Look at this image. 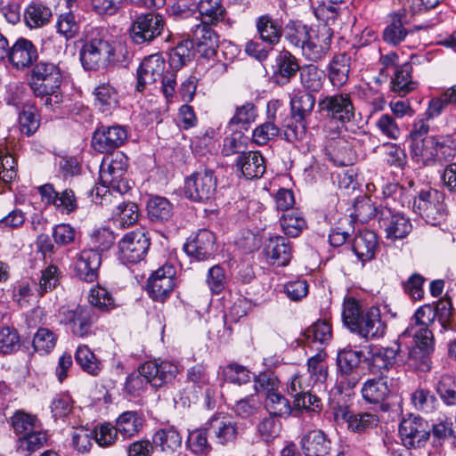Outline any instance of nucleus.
<instances>
[{
  "instance_id": "obj_25",
  "label": "nucleus",
  "mask_w": 456,
  "mask_h": 456,
  "mask_svg": "<svg viewBox=\"0 0 456 456\" xmlns=\"http://www.w3.org/2000/svg\"><path fill=\"white\" fill-rule=\"evenodd\" d=\"M37 57V49L34 44L30 40L20 37L9 49L8 61L16 69H25L30 67Z\"/></svg>"
},
{
  "instance_id": "obj_29",
  "label": "nucleus",
  "mask_w": 456,
  "mask_h": 456,
  "mask_svg": "<svg viewBox=\"0 0 456 456\" xmlns=\"http://www.w3.org/2000/svg\"><path fill=\"white\" fill-rule=\"evenodd\" d=\"M273 69V82L284 86L296 76L300 67L297 58L290 52L283 50L276 56Z\"/></svg>"
},
{
  "instance_id": "obj_22",
  "label": "nucleus",
  "mask_w": 456,
  "mask_h": 456,
  "mask_svg": "<svg viewBox=\"0 0 456 456\" xmlns=\"http://www.w3.org/2000/svg\"><path fill=\"white\" fill-rule=\"evenodd\" d=\"M166 68V61L159 54H151L145 57L137 69V83L135 89L142 92L148 84L159 80Z\"/></svg>"
},
{
  "instance_id": "obj_55",
  "label": "nucleus",
  "mask_w": 456,
  "mask_h": 456,
  "mask_svg": "<svg viewBox=\"0 0 456 456\" xmlns=\"http://www.w3.org/2000/svg\"><path fill=\"white\" fill-rule=\"evenodd\" d=\"M362 394L366 402L378 404L387 398L389 394V389L387 383L381 379H372L364 384Z\"/></svg>"
},
{
  "instance_id": "obj_46",
  "label": "nucleus",
  "mask_w": 456,
  "mask_h": 456,
  "mask_svg": "<svg viewBox=\"0 0 456 456\" xmlns=\"http://www.w3.org/2000/svg\"><path fill=\"white\" fill-rule=\"evenodd\" d=\"M194 46L193 41L190 38L179 42L169 55L171 69H179L190 62L195 56Z\"/></svg>"
},
{
  "instance_id": "obj_32",
  "label": "nucleus",
  "mask_w": 456,
  "mask_h": 456,
  "mask_svg": "<svg viewBox=\"0 0 456 456\" xmlns=\"http://www.w3.org/2000/svg\"><path fill=\"white\" fill-rule=\"evenodd\" d=\"M300 444L305 456H325L330 450V439L320 429L311 430L305 434L301 438Z\"/></svg>"
},
{
  "instance_id": "obj_62",
  "label": "nucleus",
  "mask_w": 456,
  "mask_h": 456,
  "mask_svg": "<svg viewBox=\"0 0 456 456\" xmlns=\"http://www.w3.org/2000/svg\"><path fill=\"white\" fill-rule=\"evenodd\" d=\"M19 348L20 336L17 330L10 327L0 328V354H12Z\"/></svg>"
},
{
  "instance_id": "obj_5",
  "label": "nucleus",
  "mask_w": 456,
  "mask_h": 456,
  "mask_svg": "<svg viewBox=\"0 0 456 456\" xmlns=\"http://www.w3.org/2000/svg\"><path fill=\"white\" fill-rule=\"evenodd\" d=\"M410 154L413 161L424 167L442 164L453 155V149L435 136L410 142Z\"/></svg>"
},
{
  "instance_id": "obj_30",
  "label": "nucleus",
  "mask_w": 456,
  "mask_h": 456,
  "mask_svg": "<svg viewBox=\"0 0 456 456\" xmlns=\"http://www.w3.org/2000/svg\"><path fill=\"white\" fill-rule=\"evenodd\" d=\"M94 106L103 115H111L119 105V96L116 88L110 82L99 84L93 92Z\"/></svg>"
},
{
  "instance_id": "obj_4",
  "label": "nucleus",
  "mask_w": 456,
  "mask_h": 456,
  "mask_svg": "<svg viewBox=\"0 0 456 456\" xmlns=\"http://www.w3.org/2000/svg\"><path fill=\"white\" fill-rule=\"evenodd\" d=\"M128 159L123 152H117L108 162L104 159L100 167V195L110 189L118 195H123L132 189L131 182L126 178Z\"/></svg>"
},
{
  "instance_id": "obj_48",
  "label": "nucleus",
  "mask_w": 456,
  "mask_h": 456,
  "mask_svg": "<svg viewBox=\"0 0 456 456\" xmlns=\"http://www.w3.org/2000/svg\"><path fill=\"white\" fill-rule=\"evenodd\" d=\"M344 421L347 423V429L354 433L364 432L367 428L377 425L375 416L370 413H354L347 407L344 408Z\"/></svg>"
},
{
  "instance_id": "obj_52",
  "label": "nucleus",
  "mask_w": 456,
  "mask_h": 456,
  "mask_svg": "<svg viewBox=\"0 0 456 456\" xmlns=\"http://www.w3.org/2000/svg\"><path fill=\"white\" fill-rule=\"evenodd\" d=\"M280 223L284 233L290 237L298 236L306 226L305 220L298 209H291L283 213Z\"/></svg>"
},
{
  "instance_id": "obj_23",
  "label": "nucleus",
  "mask_w": 456,
  "mask_h": 456,
  "mask_svg": "<svg viewBox=\"0 0 456 456\" xmlns=\"http://www.w3.org/2000/svg\"><path fill=\"white\" fill-rule=\"evenodd\" d=\"M141 371L145 374L151 387L159 388L175 379L179 370L175 363L163 361L146 362L141 365Z\"/></svg>"
},
{
  "instance_id": "obj_40",
  "label": "nucleus",
  "mask_w": 456,
  "mask_h": 456,
  "mask_svg": "<svg viewBox=\"0 0 456 456\" xmlns=\"http://www.w3.org/2000/svg\"><path fill=\"white\" fill-rule=\"evenodd\" d=\"M411 72L412 66L411 62L396 66L395 76L391 81L392 91L403 96L414 90L417 83L412 80Z\"/></svg>"
},
{
  "instance_id": "obj_19",
  "label": "nucleus",
  "mask_w": 456,
  "mask_h": 456,
  "mask_svg": "<svg viewBox=\"0 0 456 456\" xmlns=\"http://www.w3.org/2000/svg\"><path fill=\"white\" fill-rule=\"evenodd\" d=\"M183 248L188 256L196 260H207L216 251L215 234L207 229L199 230L187 240Z\"/></svg>"
},
{
  "instance_id": "obj_6",
  "label": "nucleus",
  "mask_w": 456,
  "mask_h": 456,
  "mask_svg": "<svg viewBox=\"0 0 456 456\" xmlns=\"http://www.w3.org/2000/svg\"><path fill=\"white\" fill-rule=\"evenodd\" d=\"M414 346L404 356L403 364L416 371L427 372L431 369V354L434 352L433 332L427 328H420L414 334Z\"/></svg>"
},
{
  "instance_id": "obj_56",
  "label": "nucleus",
  "mask_w": 456,
  "mask_h": 456,
  "mask_svg": "<svg viewBox=\"0 0 456 456\" xmlns=\"http://www.w3.org/2000/svg\"><path fill=\"white\" fill-rule=\"evenodd\" d=\"M265 408L269 414L277 417L287 418L292 411L289 401L278 391L265 398Z\"/></svg>"
},
{
  "instance_id": "obj_33",
  "label": "nucleus",
  "mask_w": 456,
  "mask_h": 456,
  "mask_svg": "<svg viewBox=\"0 0 456 456\" xmlns=\"http://www.w3.org/2000/svg\"><path fill=\"white\" fill-rule=\"evenodd\" d=\"M319 110L327 119L326 127H340L342 122V93L325 95L318 102Z\"/></svg>"
},
{
  "instance_id": "obj_63",
  "label": "nucleus",
  "mask_w": 456,
  "mask_h": 456,
  "mask_svg": "<svg viewBox=\"0 0 456 456\" xmlns=\"http://www.w3.org/2000/svg\"><path fill=\"white\" fill-rule=\"evenodd\" d=\"M60 271L56 265H51L42 271L37 289L38 294L42 297L45 293L53 290L59 284Z\"/></svg>"
},
{
  "instance_id": "obj_64",
  "label": "nucleus",
  "mask_w": 456,
  "mask_h": 456,
  "mask_svg": "<svg viewBox=\"0 0 456 456\" xmlns=\"http://www.w3.org/2000/svg\"><path fill=\"white\" fill-rule=\"evenodd\" d=\"M56 343V336L45 328H40L33 338V347L39 354H48Z\"/></svg>"
},
{
  "instance_id": "obj_53",
  "label": "nucleus",
  "mask_w": 456,
  "mask_h": 456,
  "mask_svg": "<svg viewBox=\"0 0 456 456\" xmlns=\"http://www.w3.org/2000/svg\"><path fill=\"white\" fill-rule=\"evenodd\" d=\"M302 337L307 343H319L324 345L331 338V327L326 321L318 320L309 326Z\"/></svg>"
},
{
  "instance_id": "obj_9",
  "label": "nucleus",
  "mask_w": 456,
  "mask_h": 456,
  "mask_svg": "<svg viewBox=\"0 0 456 456\" xmlns=\"http://www.w3.org/2000/svg\"><path fill=\"white\" fill-rule=\"evenodd\" d=\"M165 25L164 17L158 12L141 13L131 24L130 37L136 45L150 44L161 36Z\"/></svg>"
},
{
  "instance_id": "obj_36",
  "label": "nucleus",
  "mask_w": 456,
  "mask_h": 456,
  "mask_svg": "<svg viewBox=\"0 0 456 456\" xmlns=\"http://www.w3.org/2000/svg\"><path fill=\"white\" fill-rule=\"evenodd\" d=\"M154 447L166 454H173L182 445V436L174 427L161 428L152 436Z\"/></svg>"
},
{
  "instance_id": "obj_1",
  "label": "nucleus",
  "mask_w": 456,
  "mask_h": 456,
  "mask_svg": "<svg viewBox=\"0 0 456 456\" xmlns=\"http://www.w3.org/2000/svg\"><path fill=\"white\" fill-rule=\"evenodd\" d=\"M344 327L361 340H367L382 337L387 326L379 308L372 307L364 313L360 300L348 291L344 296Z\"/></svg>"
},
{
  "instance_id": "obj_15",
  "label": "nucleus",
  "mask_w": 456,
  "mask_h": 456,
  "mask_svg": "<svg viewBox=\"0 0 456 456\" xmlns=\"http://www.w3.org/2000/svg\"><path fill=\"white\" fill-rule=\"evenodd\" d=\"M350 232L344 231V245L346 244V249L355 255L357 259L365 262L374 258L378 246V237L375 232L370 230H364L356 234L352 240H349Z\"/></svg>"
},
{
  "instance_id": "obj_28",
  "label": "nucleus",
  "mask_w": 456,
  "mask_h": 456,
  "mask_svg": "<svg viewBox=\"0 0 456 456\" xmlns=\"http://www.w3.org/2000/svg\"><path fill=\"white\" fill-rule=\"evenodd\" d=\"M264 253L269 263L278 266L287 265L292 254L289 241L282 236L269 238L265 242Z\"/></svg>"
},
{
  "instance_id": "obj_10",
  "label": "nucleus",
  "mask_w": 456,
  "mask_h": 456,
  "mask_svg": "<svg viewBox=\"0 0 456 456\" xmlns=\"http://www.w3.org/2000/svg\"><path fill=\"white\" fill-rule=\"evenodd\" d=\"M58 66L50 62H38L30 71L29 86L35 95L53 94L61 83Z\"/></svg>"
},
{
  "instance_id": "obj_35",
  "label": "nucleus",
  "mask_w": 456,
  "mask_h": 456,
  "mask_svg": "<svg viewBox=\"0 0 456 456\" xmlns=\"http://www.w3.org/2000/svg\"><path fill=\"white\" fill-rule=\"evenodd\" d=\"M211 23L199 20L190 28L188 36L194 45L206 46L208 50L214 51L218 44V36L211 28Z\"/></svg>"
},
{
  "instance_id": "obj_11",
  "label": "nucleus",
  "mask_w": 456,
  "mask_h": 456,
  "mask_svg": "<svg viewBox=\"0 0 456 456\" xmlns=\"http://www.w3.org/2000/svg\"><path fill=\"white\" fill-rule=\"evenodd\" d=\"M150 245L151 236L144 228L127 232L118 241L119 258L126 263L137 264L144 259Z\"/></svg>"
},
{
  "instance_id": "obj_31",
  "label": "nucleus",
  "mask_w": 456,
  "mask_h": 456,
  "mask_svg": "<svg viewBox=\"0 0 456 456\" xmlns=\"http://www.w3.org/2000/svg\"><path fill=\"white\" fill-rule=\"evenodd\" d=\"M236 167L246 179L261 177L265 172V162L259 151H243L236 160Z\"/></svg>"
},
{
  "instance_id": "obj_20",
  "label": "nucleus",
  "mask_w": 456,
  "mask_h": 456,
  "mask_svg": "<svg viewBox=\"0 0 456 456\" xmlns=\"http://www.w3.org/2000/svg\"><path fill=\"white\" fill-rule=\"evenodd\" d=\"M444 194L437 190H421L414 199L413 210L423 218L436 220L444 210Z\"/></svg>"
},
{
  "instance_id": "obj_43",
  "label": "nucleus",
  "mask_w": 456,
  "mask_h": 456,
  "mask_svg": "<svg viewBox=\"0 0 456 456\" xmlns=\"http://www.w3.org/2000/svg\"><path fill=\"white\" fill-rule=\"evenodd\" d=\"M312 27H308L299 20H289L284 28L285 39L294 47L304 49Z\"/></svg>"
},
{
  "instance_id": "obj_50",
  "label": "nucleus",
  "mask_w": 456,
  "mask_h": 456,
  "mask_svg": "<svg viewBox=\"0 0 456 456\" xmlns=\"http://www.w3.org/2000/svg\"><path fill=\"white\" fill-rule=\"evenodd\" d=\"M358 175L353 168L344 172V202L346 205L357 203L361 198H364Z\"/></svg>"
},
{
  "instance_id": "obj_60",
  "label": "nucleus",
  "mask_w": 456,
  "mask_h": 456,
  "mask_svg": "<svg viewBox=\"0 0 456 456\" xmlns=\"http://www.w3.org/2000/svg\"><path fill=\"white\" fill-rule=\"evenodd\" d=\"M255 390L265 398L278 391L280 381L273 372H261L255 377Z\"/></svg>"
},
{
  "instance_id": "obj_61",
  "label": "nucleus",
  "mask_w": 456,
  "mask_h": 456,
  "mask_svg": "<svg viewBox=\"0 0 456 456\" xmlns=\"http://www.w3.org/2000/svg\"><path fill=\"white\" fill-rule=\"evenodd\" d=\"M300 80L307 93H316L322 86V76L315 66H308L300 72Z\"/></svg>"
},
{
  "instance_id": "obj_2",
  "label": "nucleus",
  "mask_w": 456,
  "mask_h": 456,
  "mask_svg": "<svg viewBox=\"0 0 456 456\" xmlns=\"http://www.w3.org/2000/svg\"><path fill=\"white\" fill-rule=\"evenodd\" d=\"M342 0L330 1L318 6L314 12L315 16L324 21L312 27L309 33V39L305 43L302 54L309 61H317L321 60L330 50L333 30V25L340 15V3Z\"/></svg>"
},
{
  "instance_id": "obj_51",
  "label": "nucleus",
  "mask_w": 456,
  "mask_h": 456,
  "mask_svg": "<svg viewBox=\"0 0 456 456\" xmlns=\"http://www.w3.org/2000/svg\"><path fill=\"white\" fill-rule=\"evenodd\" d=\"M47 444V435L43 431H33L17 440V449L20 453L29 456Z\"/></svg>"
},
{
  "instance_id": "obj_42",
  "label": "nucleus",
  "mask_w": 456,
  "mask_h": 456,
  "mask_svg": "<svg viewBox=\"0 0 456 456\" xmlns=\"http://www.w3.org/2000/svg\"><path fill=\"white\" fill-rule=\"evenodd\" d=\"M147 214L151 222L163 223L173 216V205L167 198L152 197L147 202Z\"/></svg>"
},
{
  "instance_id": "obj_34",
  "label": "nucleus",
  "mask_w": 456,
  "mask_h": 456,
  "mask_svg": "<svg viewBox=\"0 0 456 456\" xmlns=\"http://www.w3.org/2000/svg\"><path fill=\"white\" fill-rule=\"evenodd\" d=\"M380 208H376L370 203V200L364 195L357 203L351 204V208H346L349 216V224L351 225V232H354V224L360 222L365 223L371 218H376L379 221V213Z\"/></svg>"
},
{
  "instance_id": "obj_13",
  "label": "nucleus",
  "mask_w": 456,
  "mask_h": 456,
  "mask_svg": "<svg viewBox=\"0 0 456 456\" xmlns=\"http://www.w3.org/2000/svg\"><path fill=\"white\" fill-rule=\"evenodd\" d=\"M378 224L385 232L386 238L392 240L405 238L412 229L410 219L400 211L392 210L391 208H380Z\"/></svg>"
},
{
  "instance_id": "obj_59",
  "label": "nucleus",
  "mask_w": 456,
  "mask_h": 456,
  "mask_svg": "<svg viewBox=\"0 0 456 456\" xmlns=\"http://www.w3.org/2000/svg\"><path fill=\"white\" fill-rule=\"evenodd\" d=\"M436 391L445 404L456 405V376H442L436 385Z\"/></svg>"
},
{
  "instance_id": "obj_45",
  "label": "nucleus",
  "mask_w": 456,
  "mask_h": 456,
  "mask_svg": "<svg viewBox=\"0 0 456 456\" xmlns=\"http://www.w3.org/2000/svg\"><path fill=\"white\" fill-rule=\"evenodd\" d=\"M52 11L40 2H32L24 12V20L29 28H39L46 25L52 18Z\"/></svg>"
},
{
  "instance_id": "obj_37",
  "label": "nucleus",
  "mask_w": 456,
  "mask_h": 456,
  "mask_svg": "<svg viewBox=\"0 0 456 456\" xmlns=\"http://www.w3.org/2000/svg\"><path fill=\"white\" fill-rule=\"evenodd\" d=\"M257 33L263 42L270 45L278 44L282 36V28L279 21L273 19L270 15H262L256 21Z\"/></svg>"
},
{
  "instance_id": "obj_47",
  "label": "nucleus",
  "mask_w": 456,
  "mask_h": 456,
  "mask_svg": "<svg viewBox=\"0 0 456 456\" xmlns=\"http://www.w3.org/2000/svg\"><path fill=\"white\" fill-rule=\"evenodd\" d=\"M325 154L328 159L335 166H342V143L340 127H326Z\"/></svg>"
},
{
  "instance_id": "obj_58",
  "label": "nucleus",
  "mask_w": 456,
  "mask_h": 456,
  "mask_svg": "<svg viewBox=\"0 0 456 456\" xmlns=\"http://www.w3.org/2000/svg\"><path fill=\"white\" fill-rule=\"evenodd\" d=\"M90 307L107 312L115 307V300L111 294L102 287L92 289L89 295Z\"/></svg>"
},
{
  "instance_id": "obj_27",
  "label": "nucleus",
  "mask_w": 456,
  "mask_h": 456,
  "mask_svg": "<svg viewBox=\"0 0 456 456\" xmlns=\"http://www.w3.org/2000/svg\"><path fill=\"white\" fill-rule=\"evenodd\" d=\"M102 264L100 252L94 249L83 250L75 264L76 275L82 281L93 282L98 277V271Z\"/></svg>"
},
{
  "instance_id": "obj_26",
  "label": "nucleus",
  "mask_w": 456,
  "mask_h": 456,
  "mask_svg": "<svg viewBox=\"0 0 456 456\" xmlns=\"http://www.w3.org/2000/svg\"><path fill=\"white\" fill-rule=\"evenodd\" d=\"M404 354L398 340L393 342L390 346L379 347L371 353V365L373 368L382 370H388L396 364H403Z\"/></svg>"
},
{
  "instance_id": "obj_41",
  "label": "nucleus",
  "mask_w": 456,
  "mask_h": 456,
  "mask_svg": "<svg viewBox=\"0 0 456 456\" xmlns=\"http://www.w3.org/2000/svg\"><path fill=\"white\" fill-rule=\"evenodd\" d=\"M210 430L205 424V427L197 428L189 433L187 437V447L190 452L196 456H207L211 451L212 446L208 442Z\"/></svg>"
},
{
  "instance_id": "obj_44",
  "label": "nucleus",
  "mask_w": 456,
  "mask_h": 456,
  "mask_svg": "<svg viewBox=\"0 0 456 456\" xmlns=\"http://www.w3.org/2000/svg\"><path fill=\"white\" fill-rule=\"evenodd\" d=\"M143 421L141 414L135 411H128L121 413L116 420L118 432L125 438H129L137 434Z\"/></svg>"
},
{
  "instance_id": "obj_3",
  "label": "nucleus",
  "mask_w": 456,
  "mask_h": 456,
  "mask_svg": "<svg viewBox=\"0 0 456 456\" xmlns=\"http://www.w3.org/2000/svg\"><path fill=\"white\" fill-rule=\"evenodd\" d=\"M116 43L110 38L104 29L91 28L86 31L79 51V59L84 69L97 70L116 63Z\"/></svg>"
},
{
  "instance_id": "obj_21",
  "label": "nucleus",
  "mask_w": 456,
  "mask_h": 456,
  "mask_svg": "<svg viewBox=\"0 0 456 456\" xmlns=\"http://www.w3.org/2000/svg\"><path fill=\"white\" fill-rule=\"evenodd\" d=\"M118 430L116 426H112L109 423H103L97 425L89 434L86 432L77 433L73 436V443L77 445L79 451H88L86 442L91 445L88 438H94V441L101 447H108L112 445L118 438Z\"/></svg>"
},
{
  "instance_id": "obj_14",
  "label": "nucleus",
  "mask_w": 456,
  "mask_h": 456,
  "mask_svg": "<svg viewBox=\"0 0 456 456\" xmlns=\"http://www.w3.org/2000/svg\"><path fill=\"white\" fill-rule=\"evenodd\" d=\"M127 139V131L120 125L100 126L92 136V146L100 153H111Z\"/></svg>"
},
{
  "instance_id": "obj_8",
  "label": "nucleus",
  "mask_w": 456,
  "mask_h": 456,
  "mask_svg": "<svg viewBox=\"0 0 456 456\" xmlns=\"http://www.w3.org/2000/svg\"><path fill=\"white\" fill-rule=\"evenodd\" d=\"M217 187L215 172L209 168H200L190 175L184 181L185 196L195 202L211 200Z\"/></svg>"
},
{
  "instance_id": "obj_16",
  "label": "nucleus",
  "mask_w": 456,
  "mask_h": 456,
  "mask_svg": "<svg viewBox=\"0 0 456 456\" xmlns=\"http://www.w3.org/2000/svg\"><path fill=\"white\" fill-rule=\"evenodd\" d=\"M98 316L93 307L77 306L64 314V320L72 334L78 338H87L94 334L93 326Z\"/></svg>"
},
{
  "instance_id": "obj_39",
  "label": "nucleus",
  "mask_w": 456,
  "mask_h": 456,
  "mask_svg": "<svg viewBox=\"0 0 456 456\" xmlns=\"http://www.w3.org/2000/svg\"><path fill=\"white\" fill-rule=\"evenodd\" d=\"M196 8L200 17V20L212 25H217L226 16V9L222 0H200Z\"/></svg>"
},
{
  "instance_id": "obj_54",
  "label": "nucleus",
  "mask_w": 456,
  "mask_h": 456,
  "mask_svg": "<svg viewBox=\"0 0 456 456\" xmlns=\"http://www.w3.org/2000/svg\"><path fill=\"white\" fill-rule=\"evenodd\" d=\"M402 19L403 16L400 13L392 15V22L385 28L382 35L386 43L397 45L405 39L408 31L403 27Z\"/></svg>"
},
{
  "instance_id": "obj_7",
  "label": "nucleus",
  "mask_w": 456,
  "mask_h": 456,
  "mask_svg": "<svg viewBox=\"0 0 456 456\" xmlns=\"http://www.w3.org/2000/svg\"><path fill=\"white\" fill-rule=\"evenodd\" d=\"M95 191L94 202L111 211L112 217L121 226H130L135 224L139 217L138 206L132 201L121 200L122 195H113L111 191L106 190L100 195V187L92 190Z\"/></svg>"
},
{
  "instance_id": "obj_38",
  "label": "nucleus",
  "mask_w": 456,
  "mask_h": 456,
  "mask_svg": "<svg viewBox=\"0 0 456 456\" xmlns=\"http://www.w3.org/2000/svg\"><path fill=\"white\" fill-rule=\"evenodd\" d=\"M290 110L292 118L302 123L310 115L315 104V97L305 91H297L290 96Z\"/></svg>"
},
{
  "instance_id": "obj_17",
  "label": "nucleus",
  "mask_w": 456,
  "mask_h": 456,
  "mask_svg": "<svg viewBox=\"0 0 456 456\" xmlns=\"http://www.w3.org/2000/svg\"><path fill=\"white\" fill-rule=\"evenodd\" d=\"M42 200L47 205H53L61 214H70L78 208L77 200L72 189L66 188L61 191L54 189L52 183L38 187Z\"/></svg>"
},
{
  "instance_id": "obj_57",
  "label": "nucleus",
  "mask_w": 456,
  "mask_h": 456,
  "mask_svg": "<svg viewBox=\"0 0 456 456\" xmlns=\"http://www.w3.org/2000/svg\"><path fill=\"white\" fill-rule=\"evenodd\" d=\"M10 422L14 433L20 436H23L34 431L37 418L24 411L19 410L11 417Z\"/></svg>"
},
{
  "instance_id": "obj_12",
  "label": "nucleus",
  "mask_w": 456,
  "mask_h": 456,
  "mask_svg": "<svg viewBox=\"0 0 456 456\" xmlns=\"http://www.w3.org/2000/svg\"><path fill=\"white\" fill-rule=\"evenodd\" d=\"M399 434L407 449L421 448L431 436L430 425L420 416L410 414L401 421Z\"/></svg>"
},
{
  "instance_id": "obj_18",
  "label": "nucleus",
  "mask_w": 456,
  "mask_h": 456,
  "mask_svg": "<svg viewBox=\"0 0 456 456\" xmlns=\"http://www.w3.org/2000/svg\"><path fill=\"white\" fill-rule=\"evenodd\" d=\"M175 270L170 265H165L155 271L148 280L149 296L155 301H164L175 288Z\"/></svg>"
},
{
  "instance_id": "obj_24",
  "label": "nucleus",
  "mask_w": 456,
  "mask_h": 456,
  "mask_svg": "<svg viewBox=\"0 0 456 456\" xmlns=\"http://www.w3.org/2000/svg\"><path fill=\"white\" fill-rule=\"evenodd\" d=\"M206 425L210 430L216 442L222 445L232 443L236 440L238 435V427L236 421L232 417L224 413L214 414Z\"/></svg>"
},
{
  "instance_id": "obj_49",
  "label": "nucleus",
  "mask_w": 456,
  "mask_h": 456,
  "mask_svg": "<svg viewBox=\"0 0 456 456\" xmlns=\"http://www.w3.org/2000/svg\"><path fill=\"white\" fill-rule=\"evenodd\" d=\"M76 362L81 369L92 375L97 376L102 371V364L87 346H79L75 354Z\"/></svg>"
}]
</instances>
